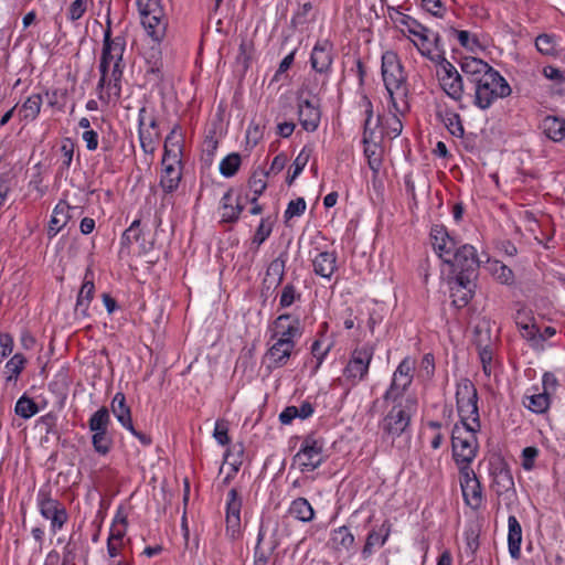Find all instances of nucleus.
Here are the masks:
<instances>
[{
	"label": "nucleus",
	"mask_w": 565,
	"mask_h": 565,
	"mask_svg": "<svg viewBox=\"0 0 565 565\" xmlns=\"http://www.w3.org/2000/svg\"><path fill=\"white\" fill-rule=\"evenodd\" d=\"M381 68L383 82L390 95L391 108L401 114L408 113L407 76L397 54L394 52H385L382 56Z\"/></svg>",
	"instance_id": "nucleus-1"
},
{
	"label": "nucleus",
	"mask_w": 565,
	"mask_h": 565,
	"mask_svg": "<svg viewBox=\"0 0 565 565\" xmlns=\"http://www.w3.org/2000/svg\"><path fill=\"white\" fill-rule=\"evenodd\" d=\"M481 423L455 424L451 433L452 458L458 467L471 468L470 465L478 454L479 444L477 433Z\"/></svg>",
	"instance_id": "nucleus-2"
},
{
	"label": "nucleus",
	"mask_w": 565,
	"mask_h": 565,
	"mask_svg": "<svg viewBox=\"0 0 565 565\" xmlns=\"http://www.w3.org/2000/svg\"><path fill=\"white\" fill-rule=\"evenodd\" d=\"M391 408L380 423L384 436L395 439L411 425L412 417L417 412L418 402L415 396L407 395L405 401H383Z\"/></svg>",
	"instance_id": "nucleus-3"
},
{
	"label": "nucleus",
	"mask_w": 565,
	"mask_h": 565,
	"mask_svg": "<svg viewBox=\"0 0 565 565\" xmlns=\"http://www.w3.org/2000/svg\"><path fill=\"white\" fill-rule=\"evenodd\" d=\"M473 104L480 109H488L497 99L511 95L512 89L507 79L492 70L484 77H480L475 84Z\"/></svg>",
	"instance_id": "nucleus-4"
},
{
	"label": "nucleus",
	"mask_w": 565,
	"mask_h": 565,
	"mask_svg": "<svg viewBox=\"0 0 565 565\" xmlns=\"http://www.w3.org/2000/svg\"><path fill=\"white\" fill-rule=\"evenodd\" d=\"M137 7L147 35L152 42H162L169 25L162 0H137Z\"/></svg>",
	"instance_id": "nucleus-5"
},
{
	"label": "nucleus",
	"mask_w": 565,
	"mask_h": 565,
	"mask_svg": "<svg viewBox=\"0 0 565 565\" xmlns=\"http://www.w3.org/2000/svg\"><path fill=\"white\" fill-rule=\"evenodd\" d=\"M456 406L460 424L480 423L478 391L467 377L460 379L456 385Z\"/></svg>",
	"instance_id": "nucleus-6"
},
{
	"label": "nucleus",
	"mask_w": 565,
	"mask_h": 565,
	"mask_svg": "<svg viewBox=\"0 0 565 565\" xmlns=\"http://www.w3.org/2000/svg\"><path fill=\"white\" fill-rule=\"evenodd\" d=\"M374 352L375 348L371 343H364L353 349L343 370V376L348 382L356 385L366 379Z\"/></svg>",
	"instance_id": "nucleus-7"
},
{
	"label": "nucleus",
	"mask_w": 565,
	"mask_h": 565,
	"mask_svg": "<svg viewBox=\"0 0 565 565\" xmlns=\"http://www.w3.org/2000/svg\"><path fill=\"white\" fill-rule=\"evenodd\" d=\"M36 504L42 518L50 521L52 534H56L67 523L68 512L65 505L52 498L50 491L41 489L36 495Z\"/></svg>",
	"instance_id": "nucleus-8"
},
{
	"label": "nucleus",
	"mask_w": 565,
	"mask_h": 565,
	"mask_svg": "<svg viewBox=\"0 0 565 565\" xmlns=\"http://www.w3.org/2000/svg\"><path fill=\"white\" fill-rule=\"evenodd\" d=\"M324 458V440L315 435H308L303 438L294 461L298 463L301 472H311L323 463Z\"/></svg>",
	"instance_id": "nucleus-9"
},
{
	"label": "nucleus",
	"mask_w": 565,
	"mask_h": 565,
	"mask_svg": "<svg viewBox=\"0 0 565 565\" xmlns=\"http://www.w3.org/2000/svg\"><path fill=\"white\" fill-rule=\"evenodd\" d=\"M414 371L415 361L409 356L404 358L393 373L392 382L383 394V401H405V394L413 383Z\"/></svg>",
	"instance_id": "nucleus-10"
},
{
	"label": "nucleus",
	"mask_w": 565,
	"mask_h": 565,
	"mask_svg": "<svg viewBox=\"0 0 565 565\" xmlns=\"http://www.w3.org/2000/svg\"><path fill=\"white\" fill-rule=\"evenodd\" d=\"M445 264L450 265L452 276L469 278H477L480 267L477 249L470 244L460 245Z\"/></svg>",
	"instance_id": "nucleus-11"
},
{
	"label": "nucleus",
	"mask_w": 565,
	"mask_h": 565,
	"mask_svg": "<svg viewBox=\"0 0 565 565\" xmlns=\"http://www.w3.org/2000/svg\"><path fill=\"white\" fill-rule=\"evenodd\" d=\"M139 140L146 153H153L160 140V131L157 117L152 110L141 107L138 113Z\"/></svg>",
	"instance_id": "nucleus-12"
},
{
	"label": "nucleus",
	"mask_w": 565,
	"mask_h": 565,
	"mask_svg": "<svg viewBox=\"0 0 565 565\" xmlns=\"http://www.w3.org/2000/svg\"><path fill=\"white\" fill-rule=\"evenodd\" d=\"M460 488L467 505L472 510H478L482 505L483 494L482 486L472 468L461 467L459 469Z\"/></svg>",
	"instance_id": "nucleus-13"
},
{
	"label": "nucleus",
	"mask_w": 565,
	"mask_h": 565,
	"mask_svg": "<svg viewBox=\"0 0 565 565\" xmlns=\"http://www.w3.org/2000/svg\"><path fill=\"white\" fill-rule=\"evenodd\" d=\"M438 78L443 90L454 100L460 102L463 96L462 77L457 68L447 60H443Z\"/></svg>",
	"instance_id": "nucleus-14"
},
{
	"label": "nucleus",
	"mask_w": 565,
	"mask_h": 565,
	"mask_svg": "<svg viewBox=\"0 0 565 565\" xmlns=\"http://www.w3.org/2000/svg\"><path fill=\"white\" fill-rule=\"evenodd\" d=\"M142 56L147 65L145 71L147 82L156 86L160 85L164 77L161 42H153L149 47H145Z\"/></svg>",
	"instance_id": "nucleus-15"
},
{
	"label": "nucleus",
	"mask_w": 565,
	"mask_h": 565,
	"mask_svg": "<svg viewBox=\"0 0 565 565\" xmlns=\"http://www.w3.org/2000/svg\"><path fill=\"white\" fill-rule=\"evenodd\" d=\"M396 13L398 17L395 19V22L404 25L411 34L418 38L420 43L418 44L417 42H414V44L417 46L420 54L429 57L430 60H434V56H431V45L429 42V33H431V30L407 14H404L399 11Z\"/></svg>",
	"instance_id": "nucleus-16"
},
{
	"label": "nucleus",
	"mask_w": 565,
	"mask_h": 565,
	"mask_svg": "<svg viewBox=\"0 0 565 565\" xmlns=\"http://www.w3.org/2000/svg\"><path fill=\"white\" fill-rule=\"evenodd\" d=\"M475 280L476 278L462 276L448 277L451 303L456 309L465 308L472 299L476 289Z\"/></svg>",
	"instance_id": "nucleus-17"
},
{
	"label": "nucleus",
	"mask_w": 565,
	"mask_h": 565,
	"mask_svg": "<svg viewBox=\"0 0 565 565\" xmlns=\"http://www.w3.org/2000/svg\"><path fill=\"white\" fill-rule=\"evenodd\" d=\"M430 239L434 250L444 263L449 262V257L460 246L459 242L450 236L444 225L436 224L430 230Z\"/></svg>",
	"instance_id": "nucleus-18"
},
{
	"label": "nucleus",
	"mask_w": 565,
	"mask_h": 565,
	"mask_svg": "<svg viewBox=\"0 0 565 565\" xmlns=\"http://www.w3.org/2000/svg\"><path fill=\"white\" fill-rule=\"evenodd\" d=\"M298 117L301 127L309 132H313L318 129L321 111L319 104L313 103L310 99L298 98Z\"/></svg>",
	"instance_id": "nucleus-19"
},
{
	"label": "nucleus",
	"mask_w": 565,
	"mask_h": 565,
	"mask_svg": "<svg viewBox=\"0 0 565 565\" xmlns=\"http://www.w3.org/2000/svg\"><path fill=\"white\" fill-rule=\"evenodd\" d=\"M333 45L324 40L318 42L311 52L310 63L312 68L320 74H328L333 61Z\"/></svg>",
	"instance_id": "nucleus-20"
},
{
	"label": "nucleus",
	"mask_w": 565,
	"mask_h": 565,
	"mask_svg": "<svg viewBox=\"0 0 565 565\" xmlns=\"http://www.w3.org/2000/svg\"><path fill=\"white\" fill-rule=\"evenodd\" d=\"M393 524L388 519L384 520L379 529H372L365 539L361 555L363 559L370 558L374 553L375 546H384L392 533Z\"/></svg>",
	"instance_id": "nucleus-21"
},
{
	"label": "nucleus",
	"mask_w": 565,
	"mask_h": 565,
	"mask_svg": "<svg viewBox=\"0 0 565 565\" xmlns=\"http://www.w3.org/2000/svg\"><path fill=\"white\" fill-rule=\"evenodd\" d=\"M274 326L277 331L273 334V338L295 341V339L300 338L302 334L299 318L290 313H284L277 317L274 321Z\"/></svg>",
	"instance_id": "nucleus-22"
},
{
	"label": "nucleus",
	"mask_w": 565,
	"mask_h": 565,
	"mask_svg": "<svg viewBox=\"0 0 565 565\" xmlns=\"http://www.w3.org/2000/svg\"><path fill=\"white\" fill-rule=\"evenodd\" d=\"M475 344L478 349L479 359L486 375L491 374V364L493 359V344L491 343L489 330L482 331L478 326L475 328Z\"/></svg>",
	"instance_id": "nucleus-23"
},
{
	"label": "nucleus",
	"mask_w": 565,
	"mask_h": 565,
	"mask_svg": "<svg viewBox=\"0 0 565 565\" xmlns=\"http://www.w3.org/2000/svg\"><path fill=\"white\" fill-rule=\"evenodd\" d=\"M295 341L277 339V341L267 350L265 354V359L268 361V367L277 369L286 365L292 350L295 349Z\"/></svg>",
	"instance_id": "nucleus-24"
},
{
	"label": "nucleus",
	"mask_w": 565,
	"mask_h": 565,
	"mask_svg": "<svg viewBox=\"0 0 565 565\" xmlns=\"http://www.w3.org/2000/svg\"><path fill=\"white\" fill-rule=\"evenodd\" d=\"M162 167L160 186L164 193H172L179 188L182 178L181 158H179V162H173V159L162 158Z\"/></svg>",
	"instance_id": "nucleus-25"
},
{
	"label": "nucleus",
	"mask_w": 565,
	"mask_h": 565,
	"mask_svg": "<svg viewBox=\"0 0 565 565\" xmlns=\"http://www.w3.org/2000/svg\"><path fill=\"white\" fill-rule=\"evenodd\" d=\"M493 67L481 58L473 56L463 57L461 71L470 84H475L480 77H484Z\"/></svg>",
	"instance_id": "nucleus-26"
},
{
	"label": "nucleus",
	"mask_w": 565,
	"mask_h": 565,
	"mask_svg": "<svg viewBox=\"0 0 565 565\" xmlns=\"http://www.w3.org/2000/svg\"><path fill=\"white\" fill-rule=\"evenodd\" d=\"M71 210L74 209L71 207L66 201H60L55 205L47 226V235L50 238L57 235V233L61 232L64 226H66L68 221L72 218L70 213Z\"/></svg>",
	"instance_id": "nucleus-27"
},
{
	"label": "nucleus",
	"mask_w": 565,
	"mask_h": 565,
	"mask_svg": "<svg viewBox=\"0 0 565 565\" xmlns=\"http://www.w3.org/2000/svg\"><path fill=\"white\" fill-rule=\"evenodd\" d=\"M126 50V39L122 35L115 38L105 34L103 39L102 54L107 57L110 62L122 63L124 53Z\"/></svg>",
	"instance_id": "nucleus-28"
},
{
	"label": "nucleus",
	"mask_w": 565,
	"mask_h": 565,
	"mask_svg": "<svg viewBox=\"0 0 565 565\" xmlns=\"http://www.w3.org/2000/svg\"><path fill=\"white\" fill-rule=\"evenodd\" d=\"M241 509L242 499L235 488L231 489L227 494L226 502V525L227 530H232L233 534L241 526Z\"/></svg>",
	"instance_id": "nucleus-29"
},
{
	"label": "nucleus",
	"mask_w": 565,
	"mask_h": 565,
	"mask_svg": "<svg viewBox=\"0 0 565 565\" xmlns=\"http://www.w3.org/2000/svg\"><path fill=\"white\" fill-rule=\"evenodd\" d=\"M436 117L444 124L451 136L456 138L463 137L465 128L460 115L454 109L448 107H438L436 110Z\"/></svg>",
	"instance_id": "nucleus-30"
},
{
	"label": "nucleus",
	"mask_w": 565,
	"mask_h": 565,
	"mask_svg": "<svg viewBox=\"0 0 565 565\" xmlns=\"http://www.w3.org/2000/svg\"><path fill=\"white\" fill-rule=\"evenodd\" d=\"M312 267L316 275L330 279L337 270V254L334 252H320L312 259Z\"/></svg>",
	"instance_id": "nucleus-31"
},
{
	"label": "nucleus",
	"mask_w": 565,
	"mask_h": 565,
	"mask_svg": "<svg viewBox=\"0 0 565 565\" xmlns=\"http://www.w3.org/2000/svg\"><path fill=\"white\" fill-rule=\"evenodd\" d=\"M361 107L364 108L365 120H364V129H363V142L369 143L374 141L375 139V130L379 128L382 122V117L379 116L375 120H373V105L367 96H362Z\"/></svg>",
	"instance_id": "nucleus-32"
},
{
	"label": "nucleus",
	"mask_w": 565,
	"mask_h": 565,
	"mask_svg": "<svg viewBox=\"0 0 565 565\" xmlns=\"http://www.w3.org/2000/svg\"><path fill=\"white\" fill-rule=\"evenodd\" d=\"M110 409L122 427L128 430H132L131 409L127 405L126 396L124 393L118 392L115 394L110 403Z\"/></svg>",
	"instance_id": "nucleus-33"
},
{
	"label": "nucleus",
	"mask_w": 565,
	"mask_h": 565,
	"mask_svg": "<svg viewBox=\"0 0 565 565\" xmlns=\"http://www.w3.org/2000/svg\"><path fill=\"white\" fill-rule=\"evenodd\" d=\"M508 545L512 558L519 559L521 556V542H522V527L520 522L514 515L508 519Z\"/></svg>",
	"instance_id": "nucleus-34"
},
{
	"label": "nucleus",
	"mask_w": 565,
	"mask_h": 565,
	"mask_svg": "<svg viewBox=\"0 0 565 565\" xmlns=\"http://www.w3.org/2000/svg\"><path fill=\"white\" fill-rule=\"evenodd\" d=\"M543 134L554 142L565 139V119L556 116H546L541 124Z\"/></svg>",
	"instance_id": "nucleus-35"
},
{
	"label": "nucleus",
	"mask_w": 565,
	"mask_h": 565,
	"mask_svg": "<svg viewBox=\"0 0 565 565\" xmlns=\"http://www.w3.org/2000/svg\"><path fill=\"white\" fill-rule=\"evenodd\" d=\"M267 536V526L258 529L257 541L254 548L253 563L254 565H268L270 556L275 552L269 546L265 545Z\"/></svg>",
	"instance_id": "nucleus-36"
},
{
	"label": "nucleus",
	"mask_w": 565,
	"mask_h": 565,
	"mask_svg": "<svg viewBox=\"0 0 565 565\" xmlns=\"http://www.w3.org/2000/svg\"><path fill=\"white\" fill-rule=\"evenodd\" d=\"M288 513L300 522L308 523L315 519V510L306 498L291 501Z\"/></svg>",
	"instance_id": "nucleus-37"
},
{
	"label": "nucleus",
	"mask_w": 565,
	"mask_h": 565,
	"mask_svg": "<svg viewBox=\"0 0 565 565\" xmlns=\"http://www.w3.org/2000/svg\"><path fill=\"white\" fill-rule=\"evenodd\" d=\"M330 542L333 550L349 552L354 545L355 537L350 530L343 525L332 531Z\"/></svg>",
	"instance_id": "nucleus-38"
},
{
	"label": "nucleus",
	"mask_w": 565,
	"mask_h": 565,
	"mask_svg": "<svg viewBox=\"0 0 565 565\" xmlns=\"http://www.w3.org/2000/svg\"><path fill=\"white\" fill-rule=\"evenodd\" d=\"M179 126H174L164 140L163 158L173 159V162H179L181 157V134L178 132Z\"/></svg>",
	"instance_id": "nucleus-39"
},
{
	"label": "nucleus",
	"mask_w": 565,
	"mask_h": 565,
	"mask_svg": "<svg viewBox=\"0 0 565 565\" xmlns=\"http://www.w3.org/2000/svg\"><path fill=\"white\" fill-rule=\"evenodd\" d=\"M95 292V286L93 280H87V275L85 276V280L79 289L75 312L81 313L83 317H87V310L89 307V303L94 297Z\"/></svg>",
	"instance_id": "nucleus-40"
},
{
	"label": "nucleus",
	"mask_w": 565,
	"mask_h": 565,
	"mask_svg": "<svg viewBox=\"0 0 565 565\" xmlns=\"http://www.w3.org/2000/svg\"><path fill=\"white\" fill-rule=\"evenodd\" d=\"M491 475L493 477L494 483L503 490H509L514 486L511 470L508 463L503 460H500L495 466L492 467Z\"/></svg>",
	"instance_id": "nucleus-41"
},
{
	"label": "nucleus",
	"mask_w": 565,
	"mask_h": 565,
	"mask_svg": "<svg viewBox=\"0 0 565 565\" xmlns=\"http://www.w3.org/2000/svg\"><path fill=\"white\" fill-rule=\"evenodd\" d=\"M42 106V97L39 94H33L29 96L25 102L22 104L21 109L19 111L22 120L32 121L40 114Z\"/></svg>",
	"instance_id": "nucleus-42"
},
{
	"label": "nucleus",
	"mask_w": 565,
	"mask_h": 565,
	"mask_svg": "<svg viewBox=\"0 0 565 565\" xmlns=\"http://www.w3.org/2000/svg\"><path fill=\"white\" fill-rule=\"evenodd\" d=\"M111 72L109 75L107 89H108V96H114L115 99H118L121 94V78L124 75V63H111Z\"/></svg>",
	"instance_id": "nucleus-43"
},
{
	"label": "nucleus",
	"mask_w": 565,
	"mask_h": 565,
	"mask_svg": "<svg viewBox=\"0 0 565 565\" xmlns=\"http://www.w3.org/2000/svg\"><path fill=\"white\" fill-rule=\"evenodd\" d=\"M222 214V222L224 223H235L238 221V216L234 209V199H233V189L230 188L221 199L220 206Z\"/></svg>",
	"instance_id": "nucleus-44"
},
{
	"label": "nucleus",
	"mask_w": 565,
	"mask_h": 565,
	"mask_svg": "<svg viewBox=\"0 0 565 565\" xmlns=\"http://www.w3.org/2000/svg\"><path fill=\"white\" fill-rule=\"evenodd\" d=\"M109 424V411L105 406L96 411L88 420V427L93 433L107 431Z\"/></svg>",
	"instance_id": "nucleus-45"
},
{
	"label": "nucleus",
	"mask_w": 565,
	"mask_h": 565,
	"mask_svg": "<svg viewBox=\"0 0 565 565\" xmlns=\"http://www.w3.org/2000/svg\"><path fill=\"white\" fill-rule=\"evenodd\" d=\"M267 526V536L265 539V545L269 546L274 551L281 544V535L279 533V524L277 521L271 519L262 520L259 529Z\"/></svg>",
	"instance_id": "nucleus-46"
},
{
	"label": "nucleus",
	"mask_w": 565,
	"mask_h": 565,
	"mask_svg": "<svg viewBox=\"0 0 565 565\" xmlns=\"http://www.w3.org/2000/svg\"><path fill=\"white\" fill-rule=\"evenodd\" d=\"M405 114L397 113L395 109L391 111V115L385 119V124L382 125V134H385L391 139L398 137L403 130V122L399 116Z\"/></svg>",
	"instance_id": "nucleus-47"
},
{
	"label": "nucleus",
	"mask_w": 565,
	"mask_h": 565,
	"mask_svg": "<svg viewBox=\"0 0 565 565\" xmlns=\"http://www.w3.org/2000/svg\"><path fill=\"white\" fill-rule=\"evenodd\" d=\"M26 359L21 353L14 354L6 364L7 382L17 381L20 373L23 371Z\"/></svg>",
	"instance_id": "nucleus-48"
},
{
	"label": "nucleus",
	"mask_w": 565,
	"mask_h": 565,
	"mask_svg": "<svg viewBox=\"0 0 565 565\" xmlns=\"http://www.w3.org/2000/svg\"><path fill=\"white\" fill-rule=\"evenodd\" d=\"M286 262H287V255H286V253H282L277 258L271 260L267 267L266 275L268 277L276 278V286H279L284 281Z\"/></svg>",
	"instance_id": "nucleus-49"
},
{
	"label": "nucleus",
	"mask_w": 565,
	"mask_h": 565,
	"mask_svg": "<svg viewBox=\"0 0 565 565\" xmlns=\"http://www.w3.org/2000/svg\"><path fill=\"white\" fill-rule=\"evenodd\" d=\"M301 299V294L297 290L296 286L291 282L286 284L279 296V307L285 309L289 308L296 301Z\"/></svg>",
	"instance_id": "nucleus-50"
},
{
	"label": "nucleus",
	"mask_w": 565,
	"mask_h": 565,
	"mask_svg": "<svg viewBox=\"0 0 565 565\" xmlns=\"http://www.w3.org/2000/svg\"><path fill=\"white\" fill-rule=\"evenodd\" d=\"M527 399L529 403L524 405L533 413L542 414L550 407V395L546 392L529 396Z\"/></svg>",
	"instance_id": "nucleus-51"
},
{
	"label": "nucleus",
	"mask_w": 565,
	"mask_h": 565,
	"mask_svg": "<svg viewBox=\"0 0 565 565\" xmlns=\"http://www.w3.org/2000/svg\"><path fill=\"white\" fill-rule=\"evenodd\" d=\"M94 450L99 455H107L113 446V439L107 431L94 433L92 436Z\"/></svg>",
	"instance_id": "nucleus-52"
},
{
	"label": "nucleus",
	"mask_w": 565,
	"mask_h": 565,
	"mask_svg": "<svg viewBox=\"0 0 565 565\" xmlns=\"http://www.w3.org/2000/svg\"><path fill=\"white\" fill-rule=\"evenodd\" d=\"M241 156L236 152L226 156L220 163V172L226 178L233 177L239 169Z\"/></svg>",
	"instance_id": "nucleus-53"
},
{
	"label": "nucleus",
	"mask_w": 565,
	"mask_h": 565,
	"mask_svg": "<svg viewBox=\"0 0 565 565\" xmlns=\"http://www.w3.org/2000/svg\"><path fill=\"white\" fill-rule=\"evenodd\" d=\"M14 411L17 415L26 419L34 416L39 412V407L32 398L22 396L18 399Z\"/></svg>",
	"instance_id": "nucleus-54"
},
{
	"label": "nucleus",
	"mask_w": 565,
	"mask_h": 565,
	"mask_svg": "<svg viewBox=\"0 0 565 565\" xmlns=\"http://www.w3.org/2000/svg\"><path fill=\"white\" fill-rule=\"evenodd\" d=\"M273 222L269 217L262 218L256 232L253 236L252 243L259 247L271 234Z\"/></svg>",
	"instance_id": "nucleus-55"
},
{
	"label": "nucleus",
	"mask_w": 565,
	"mask_h": 565,
	"mask_svg": "<svg viewBox=\"0 0 565 565\" xmlns=\"http://www.w3.org/2000/svg\"><path fill=\"white\" fill-rule=\"evenodd\" d=\"M126 530L127 519L125 516L117 515L110 526V532L107 540H111L113 542H124Z\"/></svg>",
	"instance_id": "nucleus-56"
},
{
	"label": "nucleus",
	"mask_w": 565,
	"mask_h": 565,
	"mask_svg": "<svg viewBox=\"0 0 565 565\" xmlns=\"http://www.w3.org/2000/svg\"><path fill=\"white\" fill-rule=\"evenodd\" d=\"M521 337L529 342L531 348L539 350L540 349V335H539V327L535 322L531 324H526V327L519 328Z\"/></svg>",
	"instance_id": "nucleus-57"
},
{
	"label": "nucleus",
	"mask_w": 565,
	"mask_h": 565,
	"mask_svg": "<svg viewBox=\"0 0 565 565\" xmlns=\"http://www.w3.org/2000/svg\"><path fill=\"white\" fill-rule=\"evenodd\" d=\"M539 52L544 55H554L556 53V41L553 35L541 34L535 40Z\"/></svg>",
	"instance_id": "nucleus-58"
},
{
	"label": "nucleus",
	"mask_w": 565,
	"mask_h": 565,
	"mask_svg": "<svg viewBox=\"0 0 565 565\" xmlns=\"http://www.w3.org/2000/svg\"><path fill=\"white\" fill-rule=\"evenodd\" d=\"M269 172H254L248 180L253 195L260 196L267 188L266 178Z\"/></svg>",
	"instance_id": "nucleus-59"
},
{
	"label": "nucleus",
	"mask_w": 565,
	"mask_h": 565,
	"mask_svg": "<svg viewBox=\"0 0 565 565\" xmlns=\"http://www.w3.org/2000/svg\"><path fill=\"white\" fill-rule=\"evenodd\" d=\"M306 201L303 198H298L296 200H291L288 205H287V209L285 211V221L287 222L288 220L295 217V216H300L305 213L306 211Z\"/></svg>",
	"instance_id": "nucleus-60"
},
{
	"label": "nucleus",
	"mask_w": 565,
	"mask_h": 565,
	"mask_svg": "<svg viewBox=\"0 0 565 565\" xmlns=\"http://www.w3.org/2000/svg\"><path fill=\"white\" fill-rule=\"evenodd\" d=\"M140 220H135L131 225L122 233L121 244L130 246L132 243L140 238L141 231L139 230Z\"/></svg>",
	"instance_id": "nucleus-61"
},
{
	"label": "nucleus",
	"mask_w": 565,
	"mask_h": 565,
	"mask_svg": "<svg viewBox=\"0 0 565 565\" xmlns=\"http://www.w3.org/2000/svg\"><path fill=\"white\" fill-rule=\"evenodd\" d=\"M87 1L88 0H74L68 8L67 18L71 21L79 20L86 12Z\"/></svg>",
	"instance_id": "nucleus-62"
},
{
	"label": "nucleus",
	"mask_w": 565,
	"mask_h": 565,
	"mask_svg": "<svg viewBox=\"0 0 565 565\" xmlns=\"http://www.w3.org/2000/svg\"><path fill=\"white\" fill-rule=\"evenodd\" d=\"M515 324L519 328L526 327V324H531L535 322V318L533 316V311L526 307H521L516 310L514 316Z\"/></svg>",
	"instance_id": "nucleus-63"
},
{
	"label": "nucleus",
	"mask_w": 565,
	"mask_h": 565,
	"mask_svg": "<svg viewBox=\"0 0 565 565\" xmlns=\"http://www.w3.org/2000/svg\"><path fill=\"white\" fill-rule=\"evenodd\" d=\"M263 128L259 124L250 122L246 130V143L255 147L263 138Z\"/></svg>",
	"instance_id": "nucleus-64"
}]
</instances>
